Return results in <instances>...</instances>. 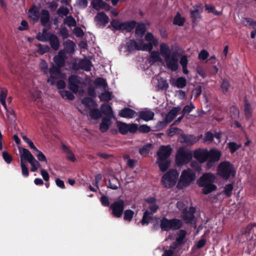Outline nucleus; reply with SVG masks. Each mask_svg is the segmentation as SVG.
<instances>
[{"instance_id": "nucleus-1", "label": "nucleus", "mask_w": 256, "mask_h": 256, "mask_svg": "<svg viewBox=\"0 0 256 256\" xmlns=\"http://www.w3.org/2000/svg\"><path fill=\"white\" fill-rule=\"evenodd\" d=\"M178 53H172L170 46L166 43H162L160 46V52L152 51L149 58L152 63H165L166 66L172 71H176L178 68Z\"/></svg>"}, {"instance_id": "nucleus-2", "label": "nucleus", "mask_w": 256, "mask_h": 256, "mask_svg": "<svg viewBox=\"0 0 256 256\" xmlns=\"http://www.w3.org/2000/svg\"><path fill=\"white\" fill-rule=\"evenodd\" d=\"M145 40L148 42L144 43L142 40H130L126 42V47L128 50L132 51L134 50L150 51L154 46H156L158 42L150 32H148L145 36Z\"/></svg>"}, {"instance_id": "nucleus-3", "label": "nucleus", "mask_w": 256, "mask_h": 256, "mask_svg": "<svg viewBox=\"0 0 256 256\" xmlns=\"http://www.w3.org/2000/svg\"><path fill=\"white\" fill-rule=\"evenodd\" d=\"M172 152V149L169 146H160L157 152L158 158L156 163L162 172H165L170 166L171 161L170 156Z\"/></svg>"}, {"instance_id": "nucleus-4", "label": "nucleus", "mask_w": 256, "mask_h": 256, "mask_svg": "<svg viewBox=\"0 0 256 256\" xmlns=\"http://www.w3.org/2000/svg\"><path fill=\"white\" fill-rule=\"evenodd\" d=\"M216 177L214 174L208 173L204 174L198 180L200 186L203 187L202 192L204 194H208L216 188L214 184Z\"/></svg>"}, {"instance_id": "nucleus-5", "label": "nucleus", "mask_w": 256, "mask_h": 256, "mask_svg": "<svg viewBox=\"0 0 256 256\" xmlns=\"http://www.w3.org/2000/svg\"><path fill=\"white\" fill-rule=\"evenodd\" d=\"M196 178V174L193 170L190 168L184 170L180 176L176 187L178 189L184 188L190 186Z\"/></svg>"}, {"instance_id": "nucleus-6", "label": "nucleus", "mask_w": 256, "mask_h": 256, "mask_svg": "<svg viewBox=\"0 0 256 256\" xmlns=\"http://www.w3.org/2000/svg\"><path fill=\"white\" fill-rule=\"evenodd\" d=\"M20 162L26 163L28 162L31 165V170L33 172H36L40 168V164L31 152L25 148H20Z\"/></svg>"}, {"instance_id": "nucleus-7", "label": "nucleus", "mask_w": 256, "mask_h": 256, "mask_svg": "<svg viewBox=\"0 0 256 256\" xmlns=\"http://www.w3.org/2000/svg\"><path fill=\"white\" fill-rule=\"evenodd\" d=\"M179 173L175 169H170L162 176V185L166 188H170L174 186L178 180Z\"/></svg>"}, {"instance_id": "nucleus-8", "label": "nucleus", "mask_w": 256, "mask_h": 256, "mask_svg": "<svg viewBox=\"0 0 256 256\" xmlns=\"http://www.w3.org/2000/svg\"><path fill=\"white\" fill-rule=\"evenodd\" d=\"M68 88L73 93L76 94L79 92L80 95H82L84 90H79V89L83 88L86 85L84 80L80 77L72 75L68 78Z\"/></svg>"}, {"instance_id": "nucleus-9", "label": "nucleus", "mask_w": 256, "mask_h": 256, "mask_svg": "<svg viewBox=\"0 0 256 256\" xmlns=\"http://www.w3.org/2000/svg\"><path fill=\"white\" fill-rule=\"evenodd\" d=\"M192 158L191 152L184 148H180L176 156V163L178 166H182L188 164Z\"/></svg>"}, {"instance_id": "nucleus-10", "label": "nucleus", "mask_w": 256, "mask_h": 256, "mask_svg": "<svg viewBox=\"0 0 256 256\" xmlns=\"http://www.w3.org/2000/svg\"><path fill=\"white\" fill-rule=\"evenodd\" d=\"M160 228L163 231H169L172 230L179 229L182 225V221L178 219L168 220L162 218L160 220Z\"/></svg>"}, {"instance_id": "nucleus-11", "label": "nucleus", "mask_w": 256, "mask_h": 256, "mask_svg": "<svg viewBox=\"0 0 256 256\" xmlns=\"http://www.w3.org/2000/svg\"><path fill=\"white\" fill-rule=\"evenodd\" d=\"M218 174L224 179L227 180L230 175L234 176L236 172L231 164L228 162H221L218 168Z\"/></svg>"}, {"instance_id": "nucleus-12", "label": "nucleus", "mask_w": 256, "mask_h": 256, "mask_svg": "<svg viewBox=\"0 0 256 256\" xmlns=\"http://www.w3.org/2000/svg\"><path fill=\"white\" fill-rule=\"evenodd\" d=\"M117 126L120 132L122 134H126L128 132L132 133L135 132L138 129V126L136 124H126V123L118 122Z\"/></svg>"}, {"instance_id": "nucleus-13", "label": "nucleus", "mask_w": 256, "mask_h": 256, "mask_svg": "<svg viewBox=\"0 0 256 256\" xmlns=\"http://www.w3.org/2000/svg\"><path fill=\"white\" fill-rule=\"evenodd\" d=\"M110 208L112 210V213L116 217L120 218L122 216L124 210V202L119 200L112 204Z\"/></svg>"}, {"instance_id": "nucleus-14", "label": "nucleus", "mask_w": 256, "mask_h": 256, "mask_svg": "<svg viewBox=\"0 0 256 256\" xmlns=\"http://www.w3.org/2000/svg\"><path fill=\"white\" fill-rule=\"evenodd\" d=\"M50 78L47 80L48 82H50L52 85L55 84V80L62 78V74L60 72L59 68L56 67L54 64L50 68Z\"/></svg>"}, {"instance_id": "nucleus-15", "label": "nucleus", "mask_w": 256, "mask_h": 256, "mask_svg": "<svg viewBox=\"0 0 256 256\" xmlns=\"http://www.w3.org/2000/svg\"><path fill=\"white\" fill-rule=\"evenodd\" d=\"M94 21L99 26H104L108 24L109 18L104 12H100L95 16Z\"/></svg>"}, {"instance_id": "nucleus-16", "label": "nucleus", "mask_w": 256, "mask_h": 256, "mask_svg": "<svg viewBox=\"0 0 256 256\" xmlns=\"http://www.w3.org/2000/svg\"><path fill=\"white\" fill-rule=\"evenodd\" d=\"M144 206L153 214L156 212L158 208V205L156 204V199L153 198L146 200Z\"/></svg>"}, {"instance_id": "nucleus-17", "label": "nucleus", "mask_w": 256, "mask_h": 256, "mask_svg": "<svg viewBox=\"0 0 256 256\" xmlns=\"http://www.w3.org/2000/svg\"><path fill=\"white\" fill-rule=\"evenodd\" d=\"M67 58L66 52L64 50H60L58 54L54 58V61L59 67L62 66Z\"/></svg>"}, {"instance_id": "nucleus-18", "label": "nucleus", "mask_w": 256, "mask_h": 256, "mask_svg": "<svg viewBox=\"0 0 256 256\" xmlns=\"http://www.w3.org/2000/svg\"><path fill=\"white\" fill-rule=\"evenodd\" d=\"M92 5L93 8L97 10L102 9L108 11L110 8L109 4L102 0H92Z\"/></svg>"}, {"instance_id": "nucleus-19", "label": "nucleus", "mask_w": 256, "mask_h": 256, "mask_svg": "<svg viewBox=\"0 0 256 256\" xmlns=\"http://www.w3.org/2000/svg\"><path fill=\"white\" fill-rule=\"evenodd\" d=\"M208 152L205 150H198L194 154V158L200 162H203L208 158Z\"/></svg>"}, {"instance_id": "nucleus-20", "label": "nucleus", "mask_w": 256, "mask_h": 256, "mask_svg": "<svg viewBox=\"0 0 256 256\" xmlns=\"http://www.w3.org/2000/svg\"><path fill=\"white\" fill-rule=\"evenodd\" d=\"M198 138L192 135L181 134L179 140L182 143H185L188 145H192L198 140Z\"/></svg>"}, {"instance_id": "nucleus-21", "label": "nucleus", "mask_w": 256, "mask_h": 256, "mask_svg": "<svg viewBox=\"0 0 256 256\" xmlns=\"http://www.w3.org/2000/svg\"><path fill=\"white\" fill-rule=\"evenodd\" d=\"M186 236V231L184 230H180L176 238V242L171 246V248L173 249H176L179 245L184 244L185 242Z\"/></svg>"}, {"instance_id": "nucleus-22", "label": "nucleus", "mask_w": 256, "mask_h": 256, "mask_svg": "<svg viewBox=\"0 0 256 256\" xmlns=\"http://www.w3.org/2000/svg\"><path fill=\"white\" fill-rule=\"evenodd\" d=\"M195 212L194 208L191 207L189 208L188 211H186L182 214V218L183 220L187 223H192L194 222V214Z\"/></svg>"}, {"instance_id": "nucleus-23", "label": "nucleus", "mask_w": 256, "mask_h": 256, "mask_svg": "<svg viewBox=\"0 0 256 256\" xmlns=\"http://www.w3.org/2000/svg\"><path fill=\"white\" fill-rule=\"evenodd\" d=\"M64 51H66L70 54H72L75 51L76 44L70 40H67L63 44Z\"/></svg>"}, {"instance_id": "nucleus-24", "label": "nucleus", "mask_w": 256, "mask_h": 256, "mask_svg": "<svg viewBox=\"0 0 256 256\" xmlns=\"http://www.w3.org/2000/svg\"><path fill=\"white\" fill-rule=\"evenodd\" d=\"M119 115L122 118H132L136 116V112L128 108H126L120 111Z\"/></svg>"}, {"instance_id": "nucleus-25", "label": "nucleus", "mask_w": 256, "mask_h": 256, "mask_svg": "<svg viewBox=\"0 0 256 256\" xmlns=\"http://www.w3.org/2000/svg\"><path fill=\"white\" fill-rule=\"evenodd\" d=\"M112 123L110 118H104L100 125V132H106L108 130L110 126L112 124Z\"/></svg>"}, {"instance_id": "nucleus-26", "label": "nucleus", "mask_w": 256, "mask_h": 256, "mask_svg": "<svg viewBox=\"0 0 256 256\" xmlns=\"http://www.w3.org/2000/svg\"><path fill=\"white\" fill-rule=\"evenodd\" d=\"M181 108L180 107L174 108L166 116V122H172L177 114L180 112Z\"/></svg>"}, {"instance_id": "nucleus-27", "label": "nucleus", "mask_w": 256, "mask_h": 256, "mask_svg": "<svg viewBox=\"0 0 256 256\" xmlns=\"http://www.w3.org/2000/svg\"><path fill=\"white\" fill-rule=\"evenodd\" d=\"M48 41L50 42V46L52 49L56 50L59 48L60 42L56 36L52 34Z\"/></svg>"}, {"instance_id": "nucleus-28", "label": "nucleus", "mask_w": 256, "mask_h": 256, "mask_svg": "<svg viewBox=\"0 0 256 256\" xmlns=\"http://www.w3.org/2000/svg\"><path fill=\"white\" fill-rule=\"evenodd\" d=\"M140 116L145 121L150 120L154 118V112L150 110H146L140 112Z\"/></svg>"}, {"instance_id": "nucleus-29", "label": "nucleus", "mask_w": 256, "mask_h": 256, "mask_svg": "<svg viewBox=\"0 0 256 256\" xmlns=\"http://www.w3.org/2000/svg\"><path fill=\"white\" fill-rule=\"evenodd\" d=\"M28 14L34 22H37L40 18V14L38 8L35 6L32 7L28 10Z\"/></svg>"}, {"instance_id": "nucleus-30", "label": "nucleus", "mask_w": 256, "mask_h": 256, "mask_svg": "<svg viewBox=\"0 0 256 256\" xmlns=\"http://www.w3.org/2000/svg\"><path fill=\"white\" fill-rule=\"evenodd\" d=\"M221 156L220 152L216 150H212L208 152V158L214 162L218 161Z\"/></svg>"}, {"instance_id": "nucleus-31", "label": "nucleus", "mask_w": 256, "mask_h": 256, "mask_svg": "<svg viewBox=\"0 0 256 256\" xmlns=\"http://www.w3.org/2000/svg\"><path fill=\"white\" fill-rule=\"evenodd\" d=\"M52 34L47 32V30L46 28L44 29L42 31L39 32L36 38L41 42H48L50 35Z\"/></svg>"}, {"instance_id": "nucleus-32", "label": "nucleus", "mask_w": 256, "mask_h": 256, "mask_svg": "<svg viewBox=\"0 0 256 256\" xmlns=\"http://www.w3.org/2000/svg\"><path fill=\"white\" fill-rule=\"evenodd\" d=\"M72 10V6H62L57 10V13L60 17H64L67 16L70 10Z\"/></svg>"}, {"instance_id": "nucleus-33", "label": "nucleus", "mask_w": 256, "mask_h": 256, "mask_svg": "<svg viewBox=\"0 0 256 256\" xmlns=\"http://www.w3.org/2000/svg\"><path fill=\"white\" fill-rule=\"evenodd\" d=\"M40 22L42 25L46 26L50 20V14L48 10H42L41 12Z\"/></svg>"}, {"instance_id": "nucleus-34", "label": "nucleus", "mask_w": 256, "mask_h": 256, "mask_svg": "<svg viewBox=\"0 0 256 256\" xmlns=\"http://www.w3.org/2000/svg\"><path fill=\"white\" fill-rule=\"evenodd\" d=\"M153 214L150 212L148 210H146L144 213L143 217L140 221L142 226L148 224L152 220Z\"/></svg>"}, {"instance_id": "nucleus-35", "label": "nucleus", "mask_w": 256, "mask_h": 256, "mask_svg": "<svg viewBox=\"0 0 256 256\" xmlns=\"http://www.w3.org/2000/svg\"><path fill=\"white\" fill-rule=\"evenodd\" d=\"M136 26L134 22H123L122 25V31L129 32L132 30Z\"/></svg>"}, {"instance_id": "nucleus-36", "label": "nucleus", "mask_w": 256, "mask_h": 256, "mask_svg": "<svg viewBox=\"0 0 256 256\" xmlns=\"http://www.w3.org/2000/svg\"><path fill=\"white\" fill-rule=\"evenodd\" d=\"M120 186L118 180L115 177H112L108 184V187L112 190H116Z\"/></svg>"}, {"instance_id": "nucleus-37", "label": "nucleus", "mask_w": 256, "mask_h": 256, "mask_svg": "<svg viewBox=\"0 0 256 256\" xmlns=\"http://www.w3.org/2000/svg\"><path fill=\"white\" fill-rule=\"evenodd\" d=\"M80 66L86 71H90L92 64L90 61L86 59L82 60L80 62Z\"/></svg>"}, {"instance_id": "nucleus-38", "label": "nucleus", "mask_w": 256, "mask_h": 256, "mask_svg": "<svg viewBox=\"0 0 256 256\" xmlns=\"http://www.w3.org/2000/svg\"><path fill=\"white\" fill-rule=\"evenodd\" d=\"M60 96L64 99L72 100L74 98V94L68 90H60L59 91Z\"/></svg>"}, {"instance_id": "nucleus-39", "label": "nucleus", "mask_w": 256, "mask_h": 256, "mask_svg": "<svg viewBox=\"0 0 256 256\" xmlns=\"http://www.w3.org/2000/svg\"><path fill=\"white\" fill-rule=\"evenodd\" d=\"M200 5L195 6L193 7V10H191L190 13L192 17L196 20H198L200 18V12H199V8Z\"/></svg>"}, {"instance_id": "nucleus-40", "label": "nucleus", "mask_w": 256, "mask_h": 256, "mask_svg": "<svg viewBox=\"0 0 256 256\" xmlns=\"http://www.w3.org/2000/svg\"><path fill=\"white\" fill-rule=\"evenodd\" d=\"M62 148L63 150L66 154L67 158L72 162H75L76 160L75 156L73 153L70 150V148L66 146L65 145H63Z\"/></svg>"}, {"instance_id": "nucleus-41", "label": "nucleus", "mask_w": 256, "mask_h": 256, "mask_svg": "<svg viewBox=\"0 0 256 256\" xmlns=\"http://www.w3.org/2000/svg\"><path fill=\"white\" fill-rule=\"evenodd\" d=\"M101 110L102 112L106 115L108 118L112 117V108L108 104H104L102 106Z\"/></svg>"}, {"instance_id": "nucleus-42", "label": "nucleus", "mask_w": 256, "mask_h": 256, "mask_svg": "<svg viewBox=\"0 0 256 256\" xmlns=\"http://www.w3.org/2000/svg\"><path fill=\"white\" fill-rule=\"evenodd\" d=\"M153 146L152 144H149L144 146L140 149V153L141 155L146 156L149 153L150 150L152 149Z\"/></svg>"}, {"instance_id": "nucleus-43", "label": "nucleus", "mask_w": 256, "mask_h": 256, "mask_svg": "<svg viewBox=\"0 0 256 256\" xmlns=\"http://www.w3.org/2000/svg\"><path fill=\"white\" fill-rule=\"evenodd\" d=\"M146 31L145 25L143 24H139L136 29V34L139 37H142Z\"/></svg>"}, {"instance_id": "nucleus-44", "label": "nucleus", "mask_w": 256, "mask_h": 256, "mask_svg": "<svg viewBox=\"0 0 256 256\" xmlns=\"http://www.w3.org/2000/svg\"><path fill=\"white\" fill-rule=\"evenodd\" d=\"M186 84V80L183 77L178 78L174 82V84L178 88H183Z\"/></svg>"}, {"instance_id": "nucleus-45", "label": "nucleus", "mask_w": 256, "mask_h": 256, "mask_svg": "<svg viewBox=\"0 0 256 256\" xmlns=\"http://www.w3.org/2000/svg\"><path fill=\"white\" fill-rule=\"evenodd\" d=\"M8 90L6 89L2 90L0 92V102L2 104L5 110H6V98L7 96Z\"/></svg>"}, {"instance_id": "nucleus-46", "label": "nucleus", "mask_w": 256, "mask_h": 256, "mask_svg": "<svg viewBox=\"0 0 256 256\" xmlns=\"http://www.w3.org/2000/svg\"><path fill=\"white\" fill-rule=\"evenodd\" d=\"M184 18L182 17L180 13L178 12L174 16V24L179 26H182L184 24Z\"/></svg>"}, {"instance_id": "nucleus-47", "label": "nucleus", "mask_w": 256, "mask_h": 256, "mask_svg": "<svg viewBox=\"0 0 256 256\" xmlns=\"http://www.w3.org/2000/svg\"><path fill=\"white\" fill-rule=\"evenodd\" d=\"M134 212L131 210H126L124 212V218L125 220L130 222L133 218Z\"/></svg>"}, {"instance_id": "nucleus-48", "label": "nucleus", "mask_w": 256, "mask_h": 256, "mask_svg": "<svg viewBox=\"0 0 256 256\" xmlns=\"http://www.w3.org/2000/svg\"><path fill=\"white\" fill-rule=\"evenodd\" d=\"M188 206V202L182 200L178 201L176 204V207L182 212V214L185 212Z\"/></svg>"}, {"instance_id": "nucleus-49", "label": "nucleus", "mask_w": 256, "mask_h": 256, "mask_svg": "<svg viewBox=\"0 0 256 256\" xmlns=\"http://www.w3.org/2000/svg\"><path fill=\"white\" fill-rule=\"evenodd\" d=\"M122 23L119 20H113L111 22V25L114 30H122Z\"/></svg>"}, {"instance_id": "nucleus-50", "label": "nucleus", "mask_w": 256, "mask_h": 256, "mask_svg": "<svg viewBox=\"0 0 256 256\" xmlns=\"http://www.w3.org/2000/svg\"><path fill=\"white\" fill-rule=\"evenodd\" d=\"M64 23L70 27L74 26L76 25V22L72 16H67L64 20Z\"/></svg>"}, {"instance_id": "nucleus-51", "label": "nucleus", "mask_w": 256, "mask_h": 256, "mask_svg": "<svg viewBox=\"0 0 256 256\" xmlns=\"http://www.w3.org/2000/svg\"><path fill=\"white\" fill-rule=\"evenodd\" d=\"M99 97L101 100L108 102L112 99V94L109 92L106 91L101 94Z\"/></svg>"}, {"instance_id": "nucleus-52", "label": "nucleus", "mask_w": 256, "mask_h": 256, "mask_svg": "<svg viewBox=\"0 0 256 256\" xmlns=\"http://www.w3.org/2000/svg\"><path fill=\"white\" fill-rule=\"evenodd\" d=\"M82 104L86 107L90 108L94 104V101L90 98H84L82 100Z\"/></svg>"}, {"instance_id": "nucleus-53", "label": "nucleus", "mask_w": 256, "mask_h": 256, "mask_svg": "<svg viewBox=\"0 0 256 256\" xmlns=\"http://www.w3.org/2000/svg\"><path fill=\"white\" fill-rule=\"evenodd\" d=\"M36 154L37 158L40 162H45L46 164L47 163V159L44 156V154L40 150H38L36 152Z\"/></svg>"}, {"instance_id": "nucleus-54", "label": "nucleus", "mask_w": 256, "mask_h": 256, "mask_svg": "<svg viewBox=\"0 0 256 256\" xmlns=\"http://www.w3.org/2000/svg\"><path fill=\"white\" fill-rule=\"evenodd\" d=\"M90 116L93 119H98L101 116L100 111L98 109H92L90 112Z\"/></svg>"}, {"instance_id": "nucleus-55", "label": "nucleus", "mask_w": 256, "mask_h": 256, "mask_svg": "<svg viewBox=\"0 0 256 256\" xmlns=\"http://www.w3.org/2000/svg\"><path fill=\"white\" fill-rule=\"evenodd\" d=\"M230 86V84L228 80H223L221 85V89L222 92L224 94L227 92H228Z\"/></svg>"}, {"instance_id": "nucleus-56", "label": "nucleus", "mask_w": 256, "mask_h": 256, "mask_svg": "<svg viewBox=\"0 0 256 256\" xmlns=\"http://www.w3.org/2000/svg\"><path fill=\"white\" fill-rule=\"evenodd\" d=\"M94 84L97 86H100L106 88V84L105 80L102 78H98L96 80Z\"/></svg>"}, {"instance_id": "nucleus-57", "label": "nucleus", "mask_w": 256, "mask_h": 256, "mask_svg": "<svg viewBox=\"0 0 256 256\" xmlns=\"http://www.w3.org/2000/svg\"><path fill=\"white\" fill-rule=\"evenodd\" d=\"M233 190V186L232 184H228L224 187V192L227 196H230Z\"/></svg>"}, {"instance_id": "nucleus-58", "label": "nucleus", "mask_w": 256, "mask_h": 256, "mask_svg": "<svg viewBox=\"0 0 256 256\" xmlns=\"http://www.w3.org/2000/svg\"><path fill=\"white\" fill-rule=\"evenodd\" d=\"M244 110L246 116L249 118L252 114V108L248 102L245 104Z\"/></svg>"}, {"instance_id": "nucleus-59", "label": "nucleus", "mask_w": 256, "mask_h": 256, "mask_svg": "<svg viewBox=\"0 0 256 256\" xmlns=\"http://www.w3.org/2000/svg\"><path fill=\"white\" fill-rule=\"evenodd\" d=\"M20 166L22 168V174L25 176L27 177L28 176L29 172L28 170L27 167V166L26 163L20 162Z\"/></svg>"}, {"instance_id": "nucleus-60", "label": "nucleus", "mask_w": 256, "mask_h": 256, "mask_svg": "<svg viewBox=\"0 0 256 256\" xmlns=\"http://www.w3.org/2000/svg\"><path fill=\"white\" fill-rule=\"evenodd\" d=\"M209 54L208 52L206 50H203L200 52L198 58L200 60H206Z\"/></svg>"}, {"instance_id": "nucleus-61", "label": "nucleus", "mask_w": 256, "mask_h": 256, "mask_svg": "<svg viewBox=\"0 0 256 256\" xmlns=\"http://www.w3.org/2000/svg\"><path fill=\"white\" fill-rule=\"evenodd\" d=\"M40 68L44 73H47L48 66L45 60H41L40 64Z\"/></svg>"}, {"instance_id": "nucleus-62", "label": "nucleus", "mask_w": 256, "mask_h": 256, "mask_svg": "<svg viewBox=\"0 0 256 256\" xmlns=\"http://www.w3.org/2000/svg\"><path fill=\"white\" fill-rule=\"evenodd\" d=\"M240 146V145L237 144L235 142H230L228 144V148L232 153L236 152Z\"/></svg>"}, {"instance_id": "nucleus-63", "label": "nucleus", "mask_w": 256, "mask_h": 256, "mask_svg": "<svg viewBox=\"0 0 256 256\" xmlns=\"http://www.w3.org/2000/svg\"><path fill=\"white\" fill-rule=\"evenodd\" d=\"M206 9L208 12H212L216 15L220 14V12L216 10L215 8L212 5H206Z\"/></svg>"}, {"instance_id": "nucleus-64", "label": "nucleus", "mask_w": 256, "mask_h": 256, "mask_svg": "<svg viewBox=\"0 0 256 256\" xmlns=\"http://www.w3.org/2000/svg\"><path fill=\"white\" fill-rule=\"evenodd\" d=\"M158 86L161 89H166L168 87V84L166 80L164 79H160L158 81Z\"/></svg>"}]
</instances>
